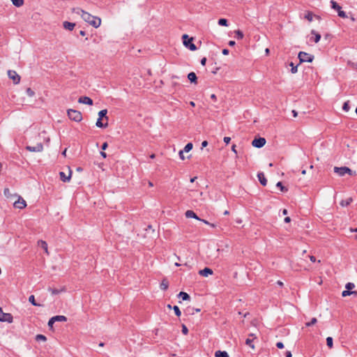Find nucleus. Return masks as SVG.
<instances>
[{
  "label": "nucleus",
  "mask_w": 357,
  "mask_h": 357,
  "mask_svg": "<svg viewBox=\"0 0 357 357\" xmlns=\"http://www.w3.org/2000/svg\"><path fill=\"white\" fill-rule=\"evenodd\" d=\"M235 37L238 40H241L243 38L244 34L241 30L235 31Z\"/></svg>",
  "instance_id": "cd10ccee"
},
{
  "label": "nucleus",
  "mask_w": 357,
  "mask_h": 357,
  "mask_svg": "<svg viewBox=\"0 0 357 357\" xmlns=\"http://www.w3.org/2000/svg\"><path fill=\"white\" fill-rule=\"evenodd\" d=\"M185 217L188 218H194V219H196L198 220H201V218H199L193 211L188 210L185 212Z\"/></svg>",
  "instance_id": "4468645a"
},
{
  "label": "nucleus",
  "mask_w": 357,
  "mask_h": 357,
  "mask_svg": "<svg viewBox=\"0 0 357 357\" xmlns=\"http://www.w3.org/2000/svg\"><path fill=\"white\" fill-rule=\"evenodd\" d=\"M184 151L183 150H181L179 152H178V155H179V158L183 160L185 159V156H184Z\"/></svg>",
  "instance_id": "8fccbe9b"
},
{
  "label": "nucleus",
  "mask_w": 357,
  "mask_h": 357,
  "mask_svg": "<svg viewBox=\"0 0 357 357\" xmlns=\"http://www.w3.org/2000/svg\"><path fill=\"white\" fill-rule=\"evenodd\" d=\"M26 149L31 152H41L43 150V145L38 143L36 146H26Z\"/></svg>",
  "instance_id": "9d476101"
},
{
  "label": "nucleus",
  "mask_w": 357,
  "mask_h": 357,
  "mask_svg": "<svg viewBox=\"0 0 357 357\" xmlns=\"http://www.w3.org/2000/svg\"><path fill=\"white\" fill-rule=\"evenodd\" d=\"M188 78L192 83H197V75L195 73L191 72L188 75Z\"/></svg>",
  "instance_id": "6ab92c4d"
},
{
  "label": "nucleus",
  "mask_w": 357,
  "mask_h": 357,
  "mask_svg": "<svg viewBox=\"0 0 357 357\" xmlns=\"http://www.w3.org/2000/svg\"><path fill=\"white\" fill-rule=\"evenodd\" d=\"M313 17L314 15L312 12L310 11H308L305 15V18L307 19L309 22H312L313 20Z\"/></svg>",
  "instance_id": "473e14b6"
},
{
  "label": "nucleus",
  "mask_w": 357,
  "mask_h": 357,
  "mask_svg": "<svg viewBox=\"0 0 357 357\" xmlns=\"http://www.w3.org/2000/svg\"><path fill=\"white\" fill-rule=\"evenodd\" d=\"M0 321L8 322L9 324L13 321V317L10 313H4L0 307Z\"/></svg>",
  "instance_id": "423d86ee"
},
{
  "label": "nucleus",
  "mask_w": 357,
  "mask_h": 357,
  "mask_svg": "<svg viewBox=\"0 0 357 357\" xmlns=\"http://www.w3.org/2000/svg\"><path fill=\"white\" fill-rule=\"evenodd\" d=\"M223 140H224V142L227 144L231 141V138L229 137H225Z\"/></svg>",
  "instance_id": "864d4df0"
},
{
  "label": "nucleus",
  "mask_w": 357,
  "mask_h": 357,
  "mask_svg": "<svg viewBox=\"0 0 357 357\" xmlns=\"http://www.w3.org/2000/svg\"><path fill=\"white\" fill-rule=\"evenodd\" d=\"M333 340L331 337H328L326 338V344L329 348L333 347Z\"/></svg>",
  "instance_id": "c9c22d12"
},
{
  "label": "nucleus",
  "mask_w": 357,
  "mask_h": 357,
  "mask_svg": "<svg viewBox=\"0 0 357 357\" xmlns=\"http://www.w3.org/2000/svg\"><path fill=\"white\" fill-rule=\"evenodd\" d=\"M298 59L300 63L309 62L311 63L314 59V56L305 52H300L298 53Z\"/></svg>",
  "instance_id": "39448f33"
},
{
  "label": "nucleus",
  "mask_w": 357,
  "mask_h": 357,
  "mask_svg": "<svg viewBox=\"0 0 357 357\" xmlns=\"http://www.w3.org/2000/svg\"><path fill=\"white\" fill-rule=\"evenodd\" d=\"M173 309H174V312H175V314H176L177 317L181 316V310H180V309H179V307H178V306L174 305V307H173Z\"/></svg>",
  "instance_id": "ea45409f"
},
{
  "label": "nucleus",
  "mask_w": 357,
  "mask_h": 357,
  "mask_svg": "<svg viewBox=\"0 0 357 357\" xmlns=\"http://www.w3.org/2000/svg\"><path fill=\"white\" fill-rule=\"evenodd\" d=\"M291 112H292V114H293L294 117H296L297 116L298 113H297V112L296 110H292Z\"/></svg>",
  "instance_id": "69168bd1"
},
{
  "label": "nucleus",
  "mask_w": 357,
  "mask_h": 357,
  "mask_svg": "<svg viewBox=\"0 0 357 357\" xmlns=\"http://www.w3.org/2000/svg\"><path fill=\"white\" fill-rule=\"evenodd\" d=\"M276 186H277L278 188H280V189L281 190V191H283V192H287V188H285V187H284V186L282 185V182H280V181H279V182H278V183H277Z\"/></svg>",
  "instance_id": "4c0bfd02"
},
{
  "label": "nucleus",
  "mask_w": 357,
  "mask_h": 357,
  "mask_svg": "<svg viewBox=\"0 0 357 357\" xmlns=\"http://www.w3.org/2000/svg\"><path fill=\"white\" fill-rule=\"evenodd\" d=\"M234 45H235V41H234V40H230V41L229 42V46H234Z\"/></svg>",
  "instance_id": "338daca9"
},
{
  "label": "nucleus",
  "mask_w": 357,
  "mask_h": 357,
  "mask_svg": "<svg viewBox=\"0 0 357 357\" xmlns=\"http://www.w3.org/2000/svg\"><path fill=\"white\" fill-rule=\"evenodd\" d=\"M266 144V139L264 137L255 138L252 142V145L256 148H261Z\"/></svg>",
  "instance_id": "1a4fd4ad"
},
{
  "label": "nucleus",
  "mask_w": 357,
  "mask_h": 357,
  "mask_svg": "<svg viewBox=\"0 0 357 357\" xmlns=\"http://www.w3.org/2000/svg\"><path fill=\"white\" fill-rule=\"evenodd\" d=\"M79 34L82 36H84L86 35V31L82 30L79 31Z\"/></svg>",
  "instance_id": "774afa93"
},
{
  "label": "nucleus",
  "mask_w": 357,
  "mask_h": 357,
  "mask_svg": "<svg viewBox=\"0 0 357 357\" xmlns=\"http://www.w3.org/2000/svg\"><path fill=\"white\" fill-rule=\"evenodd\" d=\"M78 102L79 103L86 104L89 105H93V100L91 98L88 96H82L79 98Z\"/></svg>",
  "instance_id": "9b49d317"
},
{
  "label": "nucleus",
  "mask_w": 357,
  "mask_h": 357,
  "mask_svg": "<svg viewBox=\"0 0 357 357\" xmlns=\"http://www.w3.org/2000/svg\"><path fill=\"white\" fill-rule=\"evenodd\" d=\"M26 93L29 97H33L35 95V92L31 88H27Z\"/></svg>",
  "instance_id": "58836bf2"
},
{
  "label": "nucleus",
  "mask_w": 357,
  "mask_h": 357,
  "mask_svg": "<svg viewBox=\"0 0 357 357\" xmlns=\"http://www.w3.org/2000/svg\"><path fill=\"white\" fill-rule=\"evenodd\" d=\"M200 221L203 222L204 224L208 225H209L210 227H213V228H214V227H216V225H215V224H213V223H210L208 221H207V220H206L201 219V220H200Z\"/></svg>",
  "instance_id": "a18cd8bd"
},
{
  "label": "nucleus",
  "mask_w": 357,
  "mask_h": 357,
  "mask_svg": "<svg viewBox=\"0 0 357 357\" xmlns=\"http://www.w3.org/2000/svg\"><path fill=\"white\" fill-rule=\"evenodd\" d=\"M47 338L45 335L38 334L36 336V340L37 341H46Z\"/></svg>",
  "instance_id": "e433bc0d"
},
{
  "label": "nucleus",
  "mask_w": 357,
  "mask_h": 357,
  "mask_svg": "<svg viewBox=\"0 0 357 357\" xmlns=\"http://www.w3.org/2000/svg\"><path fill=\"white\" fill-rule=\"evenodd\" d=\"M285 356L286 357H292L291 352L290 351H287L285 352Z\"/></svg>",
  "instance_id": "13d9d810"
},
{
  "label": "nucleus",
  "mask_w": 357,
  "mask_h": 357,
  "mask_svg": "<svg viewBox=\"0 0 357 357\" xmlns=\"http://www.w3.org/2000/svg\"><path fill=\"white\" fill-rule=\"evenodd\" d=\"M49 291H50L52 293V295H56V294H60L61 292L62 291H65V288H62L61 289H53V288H49L48 289Z\"/></svg>",
  "instance_id": "4be33fe9"
},
{
  "label": "nucleus",
  "mask_w": 357,
  "mask_h": 357,
  "mask_svg": "<svg viewBox=\"0 0 357 357\" xmlns=\"http://www.w3.org/2000/svg\"><path fill=\"white\" fill-rule=\"evenodd\" d=\"M8 77L13 80V84H17L20 82V76L17 73L16 71L13 70H8Z\"/></svg>",
  "instance_id": "0eeeda50"
},
{
  "label": "nucleus",
  "mask_w": 357,
  "mask_h": 357,
  "mask_svg": "<svg viewBox=\"0 0 357 357\" xmlns=\"http://www.w3.org/2000/svg\"><path fill=\"white\" fill-rule=\"evenodd\" d=\"M199 274L204 277H208L209 275L213 274V271L209 268H204L199 271Z\"/></svg>",
  "instance_id": "f8f14e48"
},
{
  "label": "nucleus",
  "mask_w": 357,
  "mask_h": 357,
  "mask_svg": "<svg viewBox=\"0 0 357 357\" xmlns=\"http://www.w3.org/2000/svg\"><path fill=\"white\" fill-rule=\"evenodd\" d=\"M178 297L181 298L182 300L183 301H188V300H190V296L185 293V292H183V291H181L179 294H178Z\"/></svg>",
  "instance_id": "a878e982"
},
{
  "label": "nucleus",
  "mask_w": 357,
  "mask_h": 357,
  "mask_svg": "<svg viewBox=\"0 0 357 357\" xmlns=\"http://www.w3.org/2000/svg\"><path fill=\"white\" fill-rule=\"evenodd\" d=\"M54 321H66L67 317L63 315H56L54 317H52Z\"/></svg>",
  "instance_id": "aec40b11"
},
{
  "label": "nucleus",
  "mask_w": 357,
  "mask_h": 357,
  "mask_svg": "<svg viewBox=\"0 0 357 357\" xmlns=\"http://www.w3.org/2000/svg\"><path fill=\"white\" fill-rule=\"evenodd\" d=\"M350 109L349 102H345L342 106V109L345 112H348Z\"/></svg>",
  "instance_id": "37998d69"
},
{
  "label": "nucleus",
  "mask_w": 357,
  "mask_h": 357,
  "mask_svg": "<svg viewBox=\"0 0 357 357\" xmlns=\"http://www.w3.org/2000/svg\"><path fill=\"white\" fill-rule=\"evenodd\" d=\"M334 172L337 174L339 176H342L345 175L346 174H349L351 176L356 175V172H353L350 168L347 167H334Z\"/></svg>",
  "instance_id": "f03ea898"
},
{
  "label": "nucleus",
  "mask_w": 357,
  "mask_h": 357,
  "mask_svg": "<svg viewBox=\"0 0 357 357\" xmlns=\"http://www.w3.org/2000/svg\"><path fill=\"white\" fill-rule=\"evenodd\" d=\"M257 177H258L259 181L263 186L266 185L267 180H266L265 175L263 172H259L257 174Z\"/></svg>",
  "instance_id": "ddd939ff"
},
{
  "label": "nucleus",
  "mask_w": 357,
  "mask_h": 357,
  "mask_svg": "<svg viewBox=\"0 0 357 357\" xmlns=\"http://www.w3.org/2000/svg\"><path fill=\"white\" fill-rule=\"evenodd\" d=\"M107 146H108L107 143V142H104L102 144V145L101 149H102V150H105L107 148Z\"/></svg>",
  "instance_id": "4d7b16f0"
},
{
  "label": "nucleus",
  "mask_w": 357,
  "mask_h": 357,
  "mask_svg": "<svg viewBox=\"0 0 357 357\" xmlns=\"http://www.w3.org/2000/svg\"><path fill=\"white\" fill-rule=\"evenodd\" d=\"M229 50H227V49H223V50H222V54H223L224 55H227V54H229Z\"/></svg>",
  "instance_id": "052dcab7"
},
{
  "label": "nucleus",
  "mask_w": 357,
  "mask_h": 357,
  "mask_svg": "<svg viewBox=\"0 0 357 357\" xmlns=\"http://www.w3.org/2000/svg\"><path fill=\"white\" fill-rule=\"evenodd\" d=\"M200 63L202 66H205L206 63V58L204 57L201 59Z\"/></svg>",
  "instance_id": "5fc2aeb1"
},
{
  "label": "nucleus",
  "mask_w": 357,
  "mask_h": 357,
  "mask_svg": "<svg viewBox=\"0 0 357 357\" xmlns=\"http://www.w3.org/2000/svg\"><path fill=\"white\" fill-rule=\"evenodd\" d=\"M284 220L285 222L288 223L291 221V218L289 217H286Z\"/></svg>",
  "instance_id": "0e129e2a"
},
{
  "label": "nucleus",
  "mask_w": 357,
  "mask_h": 357,
  "mask_svg": "<svg viewBox=\"0 0 357 357\" xmlns=\"http://www.w3.org/2000/svg\"><path fill=\"white\" fill-rule=\"evenodd\" d=\"M38 245L41 248H43L47 254H49L48 248H47V243L45 241H43V240L39 241Z\"/></svg>",
  "instance_id": "a211bd4d"
},
{
  "label": "nucleus",
  "mask_w": 357,
  "mask_h": 357,
  "mask_svg": "<svg viewBox=\"0 0 357 357\" xmlns=\"http://www.w3.org/2000/svg\"><path fill=\"white\" fill-rule=\"evenodd\" d=\"M352 294H354V295H357V291H349V290H344L342 291V296L343 297H345V296H349V295H352Z\"/></svg>",
  "instance_id": "c756f323"
},
{
  "label": "nucleus",
  "mask_w": 357,
  "mask_h": 357,
  "mask_svg": "<svg viewBox=\"0 0 357 357\" xmlns=\"http://www.w3.org/2000/svg\"><path fill=\"white\" fill-rule=\"evenodd\" d=\"M182 333L184 334V335H187L188 333V328L186 327L185 325L183 324L182 325Z\"/></svg>",
  "instance_id": "09e8293b"
},
{
  "label": "nucleus",
  "mask_w": 357,
  "mask_h": 357,
  "mask_svg": "<svg viewBox=\"0 0 357 357\" xmlns=\"http://www.w3.org/2000/svg\"><path fill=\"white\" fill-rule=\"evenodd\" d=\"M355 287L354 283L349 282L346 284V288L347 290L350 291V289H352Z\"/></svg>",
  "instance_id": "de8ad7c7"
},
{
  "label": "nucleus",
  "mask_w": 357,
  "mask_h": 357,
  "mask_svg": "<svg viewBox=\"0 0 357 357\" xmlns=\"http://www.w3.org/2000/svg\"><path fill=\"white\" fill-rule=\"evenodd\" d=\"M73 12L81 15L82 19L85 22H88L90 25L95 28L99 27L101 24V20L100 17L93 16L79 8H73Z\"/></svg>",
  "instance_id": "f257e3e1"
},
{
  "label": "nucleus",
  "mask_w": 357,
  "mask_h": 357,
  "mask_svg": "<svg viewBox=\"0 0 357 357\" xmlns=\"http://www.w3.org/2000/svg\"><path fill=\"white\" fill-rule=\"evenodd\" d=\"M218 24L220 26H228V22L225 18H221L218 20Z\"/></svg>",
  "instance_id": "72a5a7b5"
},
{
  "label": "nucleus",
  "mask_w": 357,
  "mask_h": 357,
  "mask_svg": "<svg viewBox=\"0 0 357 357\" xmlns=\"http://www.w3.org/2000/svg\"><path fill=\"white\" fill-rule=\"evenodd\" d=\"M289 66L291 67V72L292 73H296L297 72V70H298L297 66H294L293 62H291L289 63Z\"/></svg>",
  "instance_id": "79ce46f5"
},
{
  "label": "nucleus",
  "mask_w": 357,
  "mask_h": 357,
  "mask_svg": "<svg viewBox=\"0 0 357 357\" xmlns=\"http://www.w3.org/2000/svg\"><path fill=\"white\" fill-rule=\"evenodd\" d=\"M107 109H102L98 112V118L102 119L105 118L106 121H107L108 118L107 116Z\"/></svg>",
  "instance_id": "5701e85b"
},
{
  "label": "nucleus",
  "mask_w": 357,
  "mask_h": 357,
  "mask_svg": "<svg viewBox=\"0 0 357 357\" xmlns=\"http://www.w3.org/2000/svg\"><path fill=\"white\" fill-rule=\"evenodd\" d=\"M352 202V198L349 197L347 199H344V200H342L340 202V205L342 206V207H344V206H349Z\"/></svg>",
  "instance_id": "393cba45"
},
{
  "label": "nucleus",
  "mask_w": 357,
  "mask_h": 357,
  "mask_svg": "<svg viewBox=\"0 0 357 357\" xmlns=\"http://www.w3.org/2000/svg\"><path fill=\"white\" fill-rule=\"evenodd\" d=\"M331 8L334 10H336L337 12L341 10V6H339L335 1H331Z\"/></svg>",
  "instance_id": "bb28decb"
},
{
  "label": "nucleus",
  "mask_w": 357,
  "mask_h": 357,
  "mask_svg": "<svg viewBox=\"0 0 357 357\" xmlns=\"http://www.w3.org/2000/svg\"><path fill=\"white\" fill-rule=\"evenodd\" d=\"M13 206L16 208L23 209L26 206V202L22 197L18 196V199L14 202Z\"/></svg>",
  "instance_id": "6e6552de"
},
{
  "label": "nucleus",
  "mask_w": 357,
  "mask_h": 357,
  "mask_svg": "<svg viewBox=\"0 0 357 357\" xmlns=\"http://www.w3.org/2000/svg\"><path fill=\"white\" fill-rule=\"evenodd\" d=\"M252 342H253V339L248 338V339L245 340V344H246L247 345H248L249 347H250L252 349H254V348H255V346H254V344H252Z\"/></svg>",
  "instance_id": "a19ab883"
},
{
  "label": "nucleus",
  "mask_w": 357,
  "mask_h": 357,
  "mask_svg": "<svg viewBox=\"0 0 357 357\" xmlns=\"http://www.w3.org/2000/svg\"><path fill=\"white\" fill-rule=\"evenodd\" d=\"M63 25L64 29H66L67 30H70V31H72L75 26V23L67 22V21L64 22Z\"/></svg>",
  "instance_id": "dca6fc26"
},
{
  "label": "nucleus",
  "mask_w": 357,
  "mask_h": 357,
  "mask_svg": "<svg viewBox=\"0 0 357 357\" xmlns=\"http://www.w3.org/2000/svg\"><path fill=\"white\" fill-rule=\"evenodd\" d=\"M309 258H310V261L312 262H315L316 261V258L314 256L310 255V256H309Z\"/></svg>",
  "instance_id": "680f3d73"
},
{
  "label": "nucleus",
  "mask_w": 357,
  "mask_h": 357,
  "mask_svg": "<svg viewBox=\"0 0 357 357\" xmlns=\"http://www.w3.org/2000/svg\"><path fill=\"white\" fill-rule=\"evenodd\" d=\"M215 357H229L227 352L226 351H217L215 354Z\"/></svg>",
  "instance_id": "b1692460"
},
{
  "label": "nucleus",
  "mask_w": 357,
  "mask_h": 357,
  "mask_svg": "<svg viewBox=\"0 0 357 357\" xmlns=\"http://www.w3.org/2000/svg\"><path fill=\"white\" fill-rule=\"evenodd\" d=\"M72 172L69 170V175L66 176L64 172H61L59 173L61 180L63 182H68L71 178Z\"/></svg>",
  "instance_id": "2eb2a0df"
},
{
  "label": "nucleus",
  "mask_w": 357,
  "mask_h": 357,
  "mask_svg": "<svg viewBox=\"0 0 357 357\" xmlns=\"http://www.w3.org/2000/svg\"><path fill=\"white\" fill-rule=\"evenodd\" d=\"M13 4L17 7H20L24 3V0H10Z\"/></svg>",
  "instance_id": "7c9ffc66"
},
{
  "label": "nucleus",
  "mask_w": 357,
  "mask_h": 357,
  "mask_svg": "<svg viewBox=\"0 0 357 357\" xmlns=\"http://www.w3.org/2000/svg\"><path fill=\"white\" fill-rule=\"evenodd\" d=\"M317 320L316 318H312L310 322L306 323V326H311L317 323Z\"/></svg>",
  "instance_id": "c03bdc74"
},
{
  "label": "nucleus",
  "mask_w": 357,
  "mask_h": 357,
  "mask_svg": "<svg viewBox=\"0 0 357 357\" xmlns=\"http://www.w3.org/2000/svg\"><path fill=\"white\" fill-rule=\"evenodd\" d=\"M67 113L70 119L75 122H79L82 119V115L79 111L70 109L68 110Z\"/></svg>",
  "instance_id": "7ed1b4c3"
},
{
  "label": "nucleus",
  "mask_w": 357,
  "mask_h": 357,
  "mask_svg": "<svg viewBox=\"0 0 357 357\" xmlns=\"http://www.w3.org/2000/svg\"><path fill=\"white\" fill-rule=\"evenodd\" d=\"M338 15L340 17H342V18H345L347 17V15L345 13L344 11L342 10H340L338 12Z\"/></svg>",
  "instance_id": "49530a36"
},
{
  "label": "nucleus",
  "mask_w": 357,
  "mask_h": 357,
  "mask_svg": "<svg viewBox=\"0 0 357 357\" xmlns=\"http://www.w3.org/2000/svg\"><path fill=\"white\" fill-rule=\"evenodd\" d=\"M96 125L98 128H106V127H107L108 123H107V121L106 123H103L102 122V119L98 118L97 121H96Z\"/></svg>",
  "instance_id": "412c9836"
},
{
  "label": "nucleus",
  "mask_w": 357,
  "mask_h": 357,
  "mask_svg": "<svg viewBox=\"0 0 357 357\" xmlns=\"http://www.w3.org/2000/svg\"><path fill=\"white\" fill-rule=\"evenodd\" d=\"M100 155H101L102 156V158H107V154H106V153H105V152H104V151H101V152H100Z\"/></svg>",
  "instance_id": "e2e57ef3"
},
{
  "label": "nucleus",
  "mask_w": 357,
  "mask_h": 357,
  "mask_svg": "<svg viewBox=\"0 0 357 357\" xmlns=\"http://www.w3.org/2000/svg\"><path fill=\"white\" fill-rule=\"evenodd\" d=\"M3 193H4L5 196H8L9 194H10L9 189L8 188H5L4 191H3Z\"/></svg>",
  "instance_id": "6e6d98bb"
},
{
  "label": "nucleus",
  "mask_w": 357,
  "mask_h": 357,
  "mask_svg": "<svg viewBox=\"0 0 357 357\" xmlns=\"http://www.w3.org/2000/svg\"><path fill=\"white\" fill-rule=\"evenodd\" d=\"M183 45L191 51H195L197 50L196 45L192 43V38H189L187 34H184L182 36Z\"/></svg>",
  "instance_id": "20e7f679"
},
{
  "label": "nucleus",
  "mask_w": 357,
  "mask_h": 357,
  "mask_svg": "<svg viewBox=\"0 0 357 357\" xmlns=\"http://www.w3.org/2000/svg\"><path fill=\"white\" fill-rule=\"evenodd\" d=\"M29 301L34 306H40V304L37 303L35 300V297L33 295H31L29 297Z\"/></svg>",
  "instance_id": "2f4dec72"
},
{
  "label": "nucleus",
  "mask_w": 357,
  "mask_h": 357,
  "mask_svg": "<svg viewBox=\"0 0 357 357\" xmlns=\"http://www.w3.org/2000/svg\"><path fill=\"white\" fill-rule=\"evenodd\" d=\"M192 147H193L192 144L190 142V143H188V144L185 146V147H184V149H183V150L185 152L188 153V152H189L190 151H191V150H192Z\"/></svg>",
  "instance_id": "f704fd0d"
},
{
  "label": "nucleus",
  "mask_w": 357,
  "mask_h": 357,
  "mask_svg": "<svg viewBox=\"0 0 357 357\" xmlns=\"http://www.w3.org/2000/svg\"><path fill=\"white\" fill-rule=\"evenodd\" d=\"M55 323L54 320L53 319V317H52L49 321H48V326L52 328L53 324Z\"/></svg>",
  "instance_id": "3c124183"
},
{
  "label": "nucleus",
  "mask_w": 357,
  "mask_h": 357,
  "mask_svg": "<svg viewBox=\"0 0 357 357\" xmlns=\"http://www.w3.org/2000/svg\"><path fill=\"white\" fill-rule=\"evenodd\" d=\"M207 145H208V142L207 141H203L202 143V149L206 147Z\"/></svg>",
  "instance_id": "bf43d9fd"
},
{
  "label": "nucleus",
  "mask_w": 357,
  "mask_h": 357,
  "mask_svg": "<svg viewBox=\"0 0 357 357\" xmlns=\"http://www.w3.org/2000/svg\"><path fill=\"white\" fill-rule=\"evenodd\" d=\"M311 33L314 35V43H317L321 39V35L319 33H317L314 30H312L311 31Z\"/></svg>",
  "instance_id": "c85d7f7f"
},
{
  "label": "nucleus",
  "mask_w": 357,
  "mask_h": 357,
  "mask_svg": "<svg viewBox=\"0 0 357 357\" xmlns=\"http://www.w3.org/2000/svg\"><path fill=\"white\" fill-rule=\"evenodd\" d=\"M168 287H169V282L168 280L165 278L162 280L160 284V287L162 290H167L168 289Z\"/></svg>",
  "instance_id": "f3484780"
},
{
  "label": "nucleus",
  "mask_w": 357,
  "mask_h": 357,
  "mask_svg": "<svg viewBox=\"0 0 357 357\" xmlns=\"http://www.w3.org/2000/svg\"><path fill=\"white\" fill-rule=\"evenodd\" d=\"M276 347L279 349H283L284 348V344L281 342H278L276 344Z\"/></svg>",
  "instance_id": "603ef678"
}]
</instances>
